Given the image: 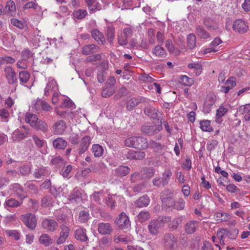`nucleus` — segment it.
<instances>
[{
    "label": "nucleus",
    "mask_w": 250,
    "mask_h": 250,
    "mask_svg": "<svg viewBox=\"0 0 250 250\" xmlns=\"http://www.w3.org/2000/svg\"><path fill=\"white\" fill-rule=\"evenodd\" d=\"M20 83L23 84L27 83L30 77V74L27 71L22 70L19 74Z\"/></svg>",
    "instance_id": "obj_37"
},
{
    "label": "nucleus",
    "mask_w": 250,
    "mask_h": 250,
    "mask_svg": "<svg viewBox=\"0 0 250 250\" xmlns=\"http://www.w3.org/2000/svg\"><path fill=\"white\" fill-rule=\"evenodd\" d=\"M229 109L224 105H221L216 110V118L219 119L224 116L228 111Z\"/></svg>",
    "instance_id": "obj_51"
},
{
    "label": "nucleus",
    "mask_w": 250,
    "mask_h": 250,
    "mask_svg": "<svg viewBox=\"0 0 250 250\" xmlns=\"http://www.w3.org/2000/svg\"><path fill=\"white\" fill-rule=\"evenodd\" d=\"M187 46L190 49H193L196 46V37L194 34H189L187 38Z\"/></svg>",
    "instance_id": "obj_33"
},
{
    "label": "nucleus",
    "mask_w": 250,
    "mask_h": 250,
    "mask_svg": "<svg viewBox=\"0 0 250 250\" xmlns=\"http://www.w3.org/2000/svg\"><path fill=\"white\" fill-rule=\"evenodd\" d=\"M150 203V199L147 195H144L140 197L135 202V205L137 207L143 208L147 207Z\"/></svg>",
    "instance_id": "obj_25"
},
{
    "label": "nucleus",
    "mask_w": 250,
    "mask_h": 250,
    "mask_svg": "<svg viewBox=\"0 0 250 250\" xmlns=\"http://www.w3.org/2000/svg\"><path fill=\"white\" fill-rule=\"evenodd\" d=\"M200 127L203 131L212 132L213 130L212 127L210 125V122L209 120L200 121Z\"/></svg>",
    "instance_id": "obj_38"
},
{
    "label": "nucleus",
    "mask_w": 250,
    "mask_h": 250,
    "mask_svg": "<svg viewBox=\"0 0 250 250\" xmlns=\"http://www.w3.org/2000/svg\"><path fill=\"white\" fill-rule=\"evenodd\" d=\"M5 14H10L13 16L16 12V6L13 1L9 0L7 2L4 8Z\"/></svg>",
    "instance_id": "obj_31"
},
{
    "label": "nucleus",
    "mask_w": 250,
    "mask_h": 250,
    "mask_svg": "<svg viewBox=\"0 0 250 250\" xmlns=\"http://www.w3.org/2000/svg\"><path fill=\"white\" fill-rule=\"evenodd\" d=\"M186 202L182 198H180L177 200H173L167 206L169 208H171L177 210H181L184 209L185 206Z\"/></svg>",
    "instance_id": "obj_16"
},
{
    "label": "nucleus",
    "mask_w": 250,
    "mask_h": 250,
    "mask_svg": "<svg viewBox=\"0 0 250 250\" xmlns=\"http://www.w3.org/2000/svg\"><path fill=\"white\" fill-rule=\"evenodd\" d=\"M42 228L49 232L55 231L58 228V223L54 219L45 218L42 223Z\"/></svg>",
    "instance_id": "obj_8"
},
{
    "label": "nucleus",
    "mask_w": 250,
    "mask_h": 250,
    "mask_svg": "<svg viewBox=\"0 0 250 250\" xmlns=\"http://www.w3.org/2000/svg\"><path fill=\"white\" fill-rule=\"evenodd\" d=\"M15 62V59L12 57L5 56L1 59V64L13 63Z\"/></svg>",
    "instance_id": "obj_61"
},
{
    "label": "nucleus",
    "mask_w": 250,
    "mask_h": 250,
    "mask_svg": "<svg viewBox=\"0 0 250 250\" xmlns=\"http://www.w3.org/2000/svg\"><path fill=\"white\" fill-rule=\"evenodd\" d=\"M42 100L38 99L32 105L31 108L32 110L33 111H39L41 110L42 106Z\"/></svg>",
    "instance_id": "obj_58"
},
{
    "label": "nucleus",
    "mask_w": 250,
    "mask_h": 250,
    "mask_svg": "<svg viewBox=\"0 0 250 250\" xmlns=\"http://www.w3.org/2000/svg\"><path fill=\"white\" fill-rule=\"evenodd\" d=\"M31 133V129L28 126L22 125L16 129L12 133V139L15 142H20Z\"/></svg>",
    "instance_id": "obj_3"
},
{
    "label": "nucleus",
    "mask_w": 250,
    "mask_h": 250,
    "mask_svg": "<svg viewBox=\"0 0 250 250\" xmlns=\"http://www.w3.org/2000/svg\"><path fill=\"white\" fill-rule=\"evenodd\" d=\"M115 91L114 87H108L105 86V87L101 92V95L103 97L107 98L112 95Z\"/></svg>",
    "instance_id": "obj_43"
},
{
    "label": "nucleus",
    "mask_w": 250,
    "mask_h": 250,
    "mask_svg": "<svg viewBox=\"0 0 250 250\" xmlns=\"http://www.w3.org/2000/svg\"><path fill=\"white\" fill-rule=\"evenodd\" d=\"M73 104V102L68 98H64L60 105L62 108H71Z\"/></svg>",
    "instance_id": "obj_55"
},
{
    "label": "nucleus",
    "mask_w": 250,
    "mask_h": 250,
    "mask_svg": "<svg viewBox=\"0 0 250 250\" xmlns=\"http://www.w3.org/2000/svg\"><path fill=\"white\" fill-rule=\"evenodd\" d=\"M90 216L89 212L86 210H83L80 212L78 220L81 223H86L89 219Z\"/></svg>",
    "instance_id": "obj_41"
},
{
    "label": "nucleus",
    "mask_w": 250,
    "mask_h": 250,
    "mask_svg": "<svg viewBox=\"0 0 250 250\" xmlns=\"http://www.w3.org/2000/svg\"><path fill=\"white\" fill-rule=\"evenodd\" d=\"M22 221L26 226L31 230L35 229L37 225L36 216L31 213H27L21 216Z\"/></svg>",
    "instance_id": "obj_6"
},
{
    "label": "nucleus",
    "mask_w": 250,
    "mask_h": 250,
    "mask_svg": "<svg viewBox=\"0 0 250 250\" xmlns=\"http://www.w3.org/2000/svg\"><path fill=\"white\" fill-rule=\"evenodd\" d=\"M137 219L140 222H144L150 218V214L148 211H141L137 216Z\"/></svg>",
    "instance_id": "obj_45"
},
{
    "label": "nucleus",
    "mask_w": 250,
    "mask_h": 250,
    "mask_svg": "<svg viewBox=\"0 0 250 250\" xmlns=\"http://www.w3.org/2000/svg\"><path fill=\"white\" fill-rule=\"evenodd\" d=\"M152 52L153 55L158 58H165L167 55L166 51L160 45L156 46L152 50Z\"/></svg>",
    "instance_id": "obj_28"
},
{
    "label": "nucleus",
    "mask_w": 250,
    "mask_h": 250,
    "mask_svg": "<svg viewBox=\"0 0 250 250\" xmlns=\"http://www.w3.org/2000/svg\"><path fill=\"white\" fill-rule=\"evenodd\" d=\"M180 82L186 86H191L194 83L192 78H188L186 75H183L180 77Z\"/></svg>",
    "instance_id": "obj_49"
},
{
    "label": "nucleus",
    "mask_w": 250,
    "mask_h": 250,
    "mask_svg": "<svg viewBox=\"0 0 250 250\" xmlns=\"http://www.w3.org/2000/svg\"><path fill=\"white\" fill-rule=\"evenodd\" d=\"M33 140L36 144V146L39 148L42 147L44 145V141L40 139L38 136L34 135L32 136Z\"/></svg>",
    "instance_id": "obj_60"
},
{
    "label": "nucleus",
    "mask_w": 250,
    "mask_h": 250,
    "mask_svg": "<svg viewBox=\"0 0 250 250\" xmlns=\"http://www.w3.org/2000/svg\"><path fill=\"white\" fill-rule=\"evenodd\" d=\"M11 22L14 26L18 27L19 29H23L24 27L22 22L17 19H12Z\"/></svg>",
    "instance_id": "obj_63"
},
{
    "label": "nucleus",
    "mask_w": 250,
    "mask_h": 250,
    "mask_svg": "<svg viewBox=\"0 0 250 250\" xmlns=\"http://www.w3.org/2000/svg\"><path fill=\"white\" fill-rule=\"evenodd\" d=\"M188 66L189 69L193 70V72L196 76L199 75L202 72V67L201 64L198 62L189 63Z\"/></svg>",
    "instance_id": "obj_34"
},
{
    "label": "nucleus",
    "mask_w": 250,
    "mask_h": 250,
    "mask_svg": "<svg viewBox=\"0 0 250 250\" xmlns=\"http://www.w3.org/2000/svg\"><path fill=\"white\" fill-rule=\"evenodd\" d=\"M58 85L56 82L52 78H49L46 87L44 89V94L48 96L51 92H57Z\"/></svg>",
    "instance_id": "obj_15"
},
{
    "label": "nucleus",
    "mask_w": 250,
    "mask_h": 250,
    "mask_svg": "<svg viewBox=\"0 0 250 250\" xmlns=\"http://www.w3.org/2000/svg\"><path fill=\"white\" fill-rule=\"evenodd\" d=\"M24 186L26 188L32 193L36 194L38 193V190L37 187L30 182H26Z\"/></svg>",
    "instance_id": "obj_53"
},
{
    "label": "nucleus",
    "mask_w": 250,
    "mask_h": 250,
    "mask_svg": "<svg viewBox=\"0 0 250 250\" xmlns=\"http://www.w3.org/2000/svg\"><path fill=\"white\" fill-rule=\"evenodd\" d=\"M114 28L113 26H108L106 30L107 40L109 42H112L114 38Z\"/></svg>",
    "instance_id": "obj_50"
},
{
    "label": "nucleus",
    "mask_w": 250,
    "mask_h": 250,
    "mask_svg": "<svg viewBox=\"0 0 250 250\" xmlns=\"http://www.w3.org/2000/svg\"><path fill=\"white\" fill-rule=\"evenodd\" d=\"M87 14V11L85 10L79 9L78 10L74 11L73 13V15L74 18L78 20H82L84 18Z\"/></svg>",
    "instance_id": "obj_48"
},
{
    "label": "nucleus",
    "mask_w": 250,
    "mask_h": 250,
    "mask_svg": "<svg viewBox=\"0 0 250 250\" xmlns=\"http://www.w3.org/2000/svg\"><path fill=\"white\" fill-rule=\"evenodd\" d=\"M72 167L70 165H68L66 167H63L61 171V174L64 178H67L69 176V173L72 170Z\"/></svg>",
    "instance_id": "obj_57"
},
{
    "label": "nucleus",
    "mask_w": 250,
    "mask_h": 250,
    "mask_svg": "<svg viewBox=\"0 0 250 250\" xmlns=\"http://www.w3.org/2000/svg\"><path fill=\"white\" fill-rule=\"evenodd\" d=\"M222 232V230L219 229L217 231V235L218 237V239L219 240L220 243L222 245H227L229 243V240H230L229 238L228 237H225L223 235V232Z\"/></svg>",
    "instance_id": "obj_46"
},
{
    "label": "nucleus",
    "mask_w": 250,
    "mask_h": 250,
    "mask_svg": "<svg viewBox=\"0 0 250 250\" xmlns=\"http://www.w3.org/2000/svg\"><path fill=\"white\" fill-rule=\"evenodd\" d=\"M165 46L170 53L174 55H177L180 53L179 49L175 48L171 40H167L166 41Z\"/></svg>",
    "instance_id": "obj_39"
},
{
    "label": "nucleus",
    "mask_w": 250,
    "mask_h": 250,
    "mask_svg": "<svg viewBox=\"0 0 250 250\" xmlns=\"http://www.w3.org/2000/svg\"><path fill=\"white\" fill-rule=\"evenodd\" d=\"M171 176L172 172L170 170L167 169L165 171L162 175V177L161 178L163 186H165L168 184L169 180Z\"/></svg>",
    "instance_id": "obj_47"
},
{
    "label": "nucleus",
    "mask_w": 250,
    "mask_h": 250,
    "mask_svg": "<svg viewBox=\"0 0 250 250\" xmlns=\"http://www.w3.org/2000/svg\"><path fill=\"white\" fill-rule=\"evenodd\" d=\"M124 143L126 146L139 150H145L148 147L147 139L143 136H129L125 140Z\"/></svg>",
    "instance_id": "obj_1"
},
{
    "label": "nucleus",
    "mask_w": 250,
    "mask_h": 250,
    "mask_svg": "<svg viewBox=\"0 0 250 250\" xmlns=\"http://www.w3.org/2000/svg\"><path fill=\"white\" fill-rule=\"evenodd\" d=\"M4 74L9 84H12L17 83L16 73L12 67H5Z\"/></svg>",
    "instance_id": "obj_7"
},
{
    "label": "nucleus",
    "mask_w": 250,
    "mask_h": 250,
    "mask_svg": "<svg viewBox=\"0 0 250 250\" xmlns=\"http://www.w3.org/2000/svg\"><path fill=\"white\" fill-rule=\"evenodd\" d=\"M198 226V223L196 221H188L185 226V229L188 234L194 233Z\"/></svg>",
    "instance_id": "obj_26"
},
{
    "label": "nucleus",
    "mask_w": 250,
    "mask_h": 250,
    "mask_svg": "<svg viewBox=\"0 0 250 250\" xmlns=\"http://www.w3.org/2000/svg\"><path fill=\"white\" fill-rule=\"evenodd\" d=\"M146 103L147 104L146 105L144 108L145 114L152 119H157L158 117V111L153 107L149 103H148L147 101Z\"/></svg>",
    "instance_id": "obj_19"
},
{
    "label": "nucleus",
    "mask_w": 250,
    "mask_h": 250,
    "mask_svg": "<svg viewBox=\"0 0 250 250\" xmlns=\"http://www.w3.org/2000/svg\"><path fill=\"white\" fill-rule=\"evenodd\" d=\"M170 220V217L163 216L151 220L147 226L149 232L153 236L157 235L165 225Z\"/></svg>",
    "instance_id": "obj_2"
},
{
    "label": "nucleus",
    "mask_w": 250,
    "mask_h": 250,
    "mask_svg": "<svg viewBox=\"0 0 250 250\" xmlns=\"http://www.w3.org/2000/svg\"><path fill=\"white\" fill-rule=\"evenodd\" d=\"M85 2L90 13L100 10L102 8V5L96 0H85Z\"/></svg>",
    "instance_id": "obj_21"
},
{
    "label": "nucleus",
    "mask_w": 250,
    "mask_h": 250,
    "mask_svg": "<svg viewBox=\"0 0 250 250\" xmlns=\"http://www.w3.org/2000/svg\"><path fill=\"white\" fill-rule=\"evenodd\" d=\"M218 144V142L217 141L212 140L208 143L207 145V148L208 151H211L217 147Z\"/></svg>",
    "instance_id": "obj_59"
},
{
    "label": "nucleus",
    "mask_w": 250,
    "mask_h": 250,
    "mask_svg": "<svg viewBox=\"0 0 250 250\" xmlns=\"http://www.w3.org/2000/svg\"><path fill=\"white\" fill-rule=\"evenodd\" d=\"M117 224L121 229H127L130 226V221L125 212H122L117 221Z\"/></svg>",
    "instance_id": "obj_14"
},
{
    "label": "nucleus",
    "mask_w": 250,
    "mask_h": 250,
    "mask_svg": "<svg viewBox=\"0 0 250 250\" xmlns=\"http://www.w3.org/2000/svg\"><path fill=\"white\" fill-rule=\"evenodd\" d=\"M232 27L234 31L240 34L247 32L249 29L248 25L242 19L234 21Z\"/></svg>",
    "instance_id": "obj_10"
},
{
    "label": "nucleus",
    "mask_w": 250,
    "mask_h": 250,
    "mask_svg": "<svg viewBox=\"0 0 250 250\" xmlns=\"http://www.w3.org/2000/svg\"><path fill=\"white\" fill-rule=\"evenodd\" d=\"M53 199L51 195H47L44 196L42 199V206L47 207L52 206L53 205Z\"/></svg>",
    "instance_id": "obj_42"
},
{
    "label": "nucleus",
    "mask_w": 250,
    "mask_h": 250,
    "mask_svg": "<svg viewBox=\"0 0 250 250\" xmlns=\"http://www.w3.org/2000/svg\"><path fill=\"white\" fill-rule=\"evenodd\" d=\"M147 101V100L144 97L131 98L127 104V109L129 110H132L139 103H146Z\"/></svg>",
    "instance_id": "obj_17"
},
{
    "label": "nucleus",
    "mask_w": 250,
    "mask_h": 250,
    "mask_svg": "<svg viewBox=\"0 0 250 250\" xmlns=\"http://www.w3.org/2000/svg\"><path fill=\"white\" fill-rule=\"evenodd\" d=\"M114 170L115 175L119 176H125L129 173L130 169L127 166H120Z\"/></svg>",
    "instance_id": "obj_32"
},
{
    "label": "nucleus",
    "mask_w": 250,
    "mask_h": 250,
    "mask_svg": "<svg viewBox=\"0 0 250 250\" xmlns=\"http://www.w3.org/2000/svg\"><path fill=\"white\" fill-rule=\"evenodd\" d=\"M81 193L79 190L75 188L72 191L71 194L69 196L70 201H74L75 202H78L81 199Z\"/></svg>",
    "instance_id": "obj_44"
},
{
    "label": "nucleus",
    "mask_w": 250,
    "mask_h": 250,
    "mask_svg": "<svg viewBox=\"0 0 250 250\" xmlns=\"http://www.w3.org/2000/svg\"><path fill=\"white\" fill-rule=\"evenodd\" d=\"M195 33L201 39H207L210 37V34L200 25L196 26Z\"/></svg>",
    "instance_id": "obj_27"
},
{
    "label": "nucleus",
    "mask_w": 250,
    "mask_h": 250,
    "mask_svg": "<svg viewBox=\"0 0 250 250\" xmlns=\"http://www.w3.org/2000/svg\"><path fill=\"white\" fill-rule=\"evenodd\" d=\"M164 196H165L162 197V201L167 206H168L169 203H170L173 200V191L169 190H165L164 192Z\"/></svg>",
    "instance_id": "obj_29"
},
{
    "label": "nucleus",
    "mask_w": 250,
    "mask_h": 250,
    "mask_svg": "<svg viewBox=\"0 0 250 250\" xmlns=\"http://www.w3.org/2000/svg\"><path fill=\"white\" fill-rule=\"evenodd\" d=\"M222 232H223V235L226 237L229 238L230 240H234L236 239L239 231L237 229H235L231 231H229L227 229H221ZM222 233V232H221Z\"/></svg>",
    "instance_id": "obj_35"
},
{
    "label": "nucleus",
    "mask_w": 250,
    "mask_h": 250,
    "mask_svg": "<svg viewBox=\"0 0 250 250\" xmlns=\"http://www.w3.org/2000/svg\"><path fill=\"white\" fill-rule=\"evenodd\" d=\"M39 242L45 245L48 246L52 243V240L50 236L47 234H43L42 235L39 239Z\"/></svg>",
    "instance_id": "obj_40"
},
{
    "label": "nucleus",
    "mask_w": 250,
    "mask_h": 250,
    "mask_svg": "<svg viewBox=\"0 0 250 250\" xmlns=\"http://www.w3.org/2000/svg\"><path fill=\"white\" fill-rule=\"evenodd\" d=\"M46 174V172L45 170L42 168L36 169L33 173V175L35 177L38 179L43 178Z\"/></svg>",
    "instance_id": "obj_54"
},
{
    "label": "nucleus",
    "mask_w": 250,
    "mask_h": 250,
    "mask_svg": "<svg viewBox=\"0 0 250 250\" xmlns=\"http://www.w3.org/2000/svg\"><path fill=\"white\" fill-rule=\"evenodd\" d=\"M229 214L226 213L218 212L216 213L217 220L220 221H227L229 218Z\"/></svg>",
    "instance_id": "obj_62"
},
{
    "label": "nucleus",
    "mask_w": 250,
    "mask_h": 250,
    "mask_svg": "<svg viewBox=\"0 0 250 250\" xmlns=\"http://www.w3.org/2000/svg\"><path fill=\"white\" fill-rule=\"evenodd\" d=\"M21 203L15 199L10 198L6 199L5 205L9 207L16 208L20 206Z\"/></svg>",
    "instance_id": "obj_52"
},
{
    "label": "nucleus",
    "mask_w": 250,
    "mask_h": 250,
    "mask_svg": "<svg viewBox=\"0 0 250 250\" xmlns=\"http://www.w3.org/2000/svg\"><path fill=\"white\" fill-rule=\"evenodd\" d=\"M33 128L36 131H41L43 132H46L48 130V126L45 122L39 119Z\"/></svg>",
    "instance_id": "obj_30"
},
{
    "label": "nucleus",
    "mask_w": 250,
    "mask_h": 250,
    "mask_svg": "<svg viewBox=\"0 0 250 250\" xmlns=\"http://www.w3.org/2000/svg\"><path fill=\"white\" fill-rule=\"evenodd\" d=\"M90 144L91 139L89 136H85L82 139L77 149L78 154L81 155L86 151Z\"/></svg>",
    "instance_id": "obj_12"
},
{
    "label": "nucleus",
    "mask_w": 250,
    "mask_h": 250,
    "mask_svg": "<svg viewBox=\"0 0 250 250\" xmlns=\"http://www.w3.org/2000/svg\"><path fill=\"white\" fill-rule=\"evenodd\" d=\"M162 242L166 250H177V240L173 234H165L163 236Z\"/></svg>",
    "instance_id": "obj_4"
},
{
    "label": "nucleus",
    "mask_w": 250,
    "mask_h": 250,
    "mask_svg": "<svg viewBox=\"0 0 250 250\" xmlns=\"http://www.w3.org/2000/svg\"><path fill=\"white\" fill-rule=\"evenodd\" d=\"M91 36L98 44H104L105 40L103 33L97 29H93L91 32Z\"/></svg>",
    "instance_id": "obj_20"
},
{
    "label": "nucleus",
    "mask_w": 250,
    "mask_h": 250,
    "mask_svg": "<svg viewBox=\"0 0 250 250\" xmlns=\"http://www.w3.org/2000/svg\"><path fill=\"white\" fill-rule=\"evenodd\" d=\"M52 145L56 149H64L67 145V142L62 137H58L53 141Z\"/></svg>",
    "instance_id": "obj_22"
},
{
    "label": "nucleus",
    "mask_w": 250,
    "mask_h": 250,
    "mask_svg": "<svg viewBox=\"0 0 250 250\" xmlns=\"http://www.w3.org/2000/svg\"><path fill=\"white\" fill-rule=\"evenodd\" d=\"M163 129L162 122L158 125H145L141 127L142 132L147 136H153L157 134Z\"/></svg>",
    "instance_id": "obj_5"
},
{
    "label": "nucleus",
    "mask_w": 250,
    "mask_h": 250,
    "mask_svg": "<svg viewBox=\"0 0 250 250\" xmlns=\"http://www.w3.org/2000/svg\"><path fill=\"white\" fill-rule=\"evenodd\" d=\"M24 119L25 122L33 128L39 119L36 114L31 112H27L25 115Z\"/></svg>",
    "instance_id": "obj_23"
},
{
    "label": "nucleus",
    "mask_w": 250,
    "mask_h": 250,
    "mask_svg": "<svg viewBox=\"0 0 250 250\" xmlns=\"http://www.w3.org/2000/svg\"><path fill=\"white\" fill-rule=\"evenodd\" d=\"M146 184L145 183L138 184L133 188L134 191L136 192L142 191L146 188Z\"/></svg>",
    "instance_id": "obj_64"
},
{
    "label": "nucleus",
    "mask_w": 250,
    "mask_h": 250,
    "mask_svg": "<svg viewBox=\"0 0 250 250\" xmlns=\"http://www.w3.org/2000/svg\"><path fill=\"white\" fill-rule=\"evenodd\" d=\"M101 48L98 45L94 44H91L84 45L82 48V53L83 55H87L99 52Z\"/></svg>",
    "instance_id": "obj_18"
},
{
    "label": "nucleus",
    "mask_w": 250,
    "mask_h": 250,
    "mask_svg": "<svg viewBox=\"0 0 250 250\" xmlns=\"http://www.w3.org/2000/svg\"><path fill=\"white\" fill-rule=\"evenodd\" d=\"M74 236L77 240L82 242H86L88 240L86 229L82 228L78 229L75 231Z\"/></svg>",
    "instance_id": "obj_24"
},
{
    "label": "nucleus",
    "mask_w": 250,
    "mask_h": 250,
    "mask_svg": "<svg viewBox=\"0 0 250 250\" xmlns=\"http://www.w3.org/2000/svg\"><path fill=\"white\" fill-rule=\"evenodd\" d=\"M153 148L155 151H158L161 150L162 148V146L158 143L155 142L153 140H150L148 143V146Z\"/></svg>",
    "instance_id": "obj_56"
},
{
    "label": "nucleus",
    "mask_w": 250,
    "mask_h": 250,
    "mask_svg": "<svg viewBox=\"0 0 250 250\" xmlns=\"http://www.w3.org/2000/svg\"><path fill=\"white\" fill-rule=\"evenodd\" d=\"M66 128V125L63 120H59L56 122L52 127V131L54 134L61 135L63 134Z\"/></svg>",
    "instance_id": "obj_13"
},
{
    "label": "nucleus",
    "mask_w": 250,
    "mask_h": 250,
    "mask_svg": "<svg viewBox=\"0 0 250 250\" xmlns=\"http://www.w3.org/2000/svg\"><path fill=\"white\" fill-rule=\"evenodd\" d=\"M61 232L60 233L59 237L57 240V244L60 245L63 244L66 241V238L69 234V228L65 225L60 226Z\"/></svg>",
    "instance_id": "obj_11"
},
{
    "label": "nucleus",
    "mask_w": 250,
    "mask_h": 250,
    "mask_svg": "<svg viewBox=\"0 0 250 250\" xmlns=\"http://www.w3.org/2000/svg\"><path fill=\"white\" fill-rule=\"evenodd\" d=\"M92 152L95 157H101L104 153L103 147L99 144H94L92 146Z\"/></svg>",
    "instance_id": "obj_36"
},
{
    "label": "nucleus",
    "mask_w": 250,
    "mask_h": 250,
    "mask_svg": "<svg viewBox=\"0 0 250 250\" xmlns=\"http://www.w3.org/2000/svg\"><path fill=\"white\" fill-rule=\"evenodd\" d=\"M113 228L109 223H99L98 224V231L101 235H110L113 231Z\"/></svg>",
    "instance_id": "obj_9"
}]
</instances>
